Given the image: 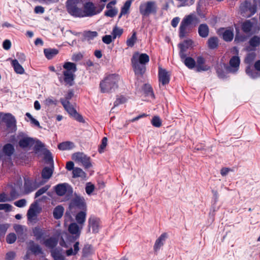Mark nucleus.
<instances>
[{
  "label": "nucleus",
  "instance_id": "1",
  "mask_svg": "<svg viewBox=\"0 0 260 260\" xmlns=\"http://www.w3.org/2000/svg\"><path fill=\"white\" fill-rule=\"evenodd\" d=\"M77 210H87V205L83 197L75 194L74 197L70 202L69 210H67L64 215L65 223L73 221L72 215H74Z\"/></svg>",
  "mask_w": 260,
  "mask_h": 260
},
{
  "label": "nucleus",
  "instance_id": "2",
  "mask_svg": "<svg viewBox=\"0 0 260 260\" xmlns=\"http://www.w3.org/2000/svg\"><path fill=\"white\" fill-rule=\"evenodd\" d=\"M149 56L146 53L135 52L131 58L132 66L136 76L142 77L146 71V64L149 61Z\"/></svg>",
  "mask_w": 260,
  "mask_h": 260
},
{
  "label": "nucleus",
  "instance_id": "3",
  "mask_svg": "<svg viewBox=\"0 0 260 260\" xmlns=\"http://www.w3.org/2000/svg\"><path fill=\"white\" fill-rule=\"evenodd\" d=\"M62 67L64 71L62 72V75L60 74L58 76V80L60 82H63L66 85L72 86L74 84L75 73L77 71L76 64L68 61L64 62Z\"/></svg>",
  "mask_w": 260,
  "mask_h": 260
},
{
  "label": "nucleus",
  "instance_id": "4",
  "mask_svg": "<svg viewBox=\"0 0 260 260\" xmlns=\"http://www.w3.org/2000/svg\"><path fill=\"white\" fill-rule=\"evenodd\" d=\"M120 76L116 74H111L106 76L101 80L99 87L102 93H111L118 87Z\"/></svg>",
  "mask_w": 260,
  "mask_h": 260
},
{
  "label": "nucleus",
  "instance_id": "5",
  "mask_svg": "<svg viewBox=\"0 0 260 260\" xmlns=\"http://www.w3.org/2000/svg\"><path fill=\"white\" fill-rule=\"evenodd\" d=\"M198 21V18L193 14L185 16L181 22L179 28V37L183 39L186 37L189 32V26L193 22Z\"/></svg>",
  "mask_w": 260,
  "mask_h": 260
},
{
  "label": "nucleus",
  "instance_id": "6",
  "mask_svg": "<svg viewBox=\"0 0 260 260\" xmlns=\"http://www.w3.org/2000/svg\"><path fill=\"white\" fill-rule=\"evenodd\" d=\"M157 7L154 1L142 3L139 6V12L143 17L149 16L151 14H155Z\"/></svg>",
  "mask_w": 260,
  "mask_h": 260
},
{
  "label": "nucleus",
  "instance_id": "7",
  "mask_svg": "<svg viewBox=\"0 0 260 260\" xmlns=\"http://www.w3.org/2000/svg\"><path fill=\"white\" fill-rule=\"evenodd\" d=\"M82 226H80L76 222L70 223L68 226V231L73 236L69 238L70 241H75L77 240L80 236Z\"/></svg>",
  "mask_w": 260,
  "mask_h": 260
},
{
  "label": "nucleus",
  "instance_id": "8",
  "mask_svg": "<svg viewBox=\"0 0 260 260\" xmlns=\"http://www.w3.org/2000/svg\"><path fill=\"white\" fill-rule=\"evenodd\" d=\"M62 106L70 117L73 118L75 120L79 122L85 123V121L83 116L77 112V110L71 104L67 105L63 104Z\"/></svg>",
  "mask_w": 260,
  "mask_h": 260
},
{
  "label": "nucleus",
  "instance_id": "9",
  "mask_svg": "<svg viewBox=\"0 0 260 260\" xmlns=\"http://www.w3.org/2000/svg\"><path fill=\"white\" fill-rule=\"evenodd\" d=\"M72 158L75 161L81 162L85 169H89L92 166L90 157L82 152L74 153Z\"/></svg>",
  "mask_w": 260,
  "mask_h": 260
},
{
  "label": "nucleus",
  "instance_id": "10",
  "mask_svg": "<svg viewBox=\"0 0 260 260\" xmlns=\"http://www.w3.org/2000/svg\"><path fill=\"white\" fill-rule=\"evenodd\" d=\"M22 137V138L19 139L18 142V145L20 147L23 149L30 148L35 144V140L34 138L27 136H23L22 133H19V135L17 136V137Z\"/></svg>",
  "mask_w": 260,
  "mask_h": 260
},
{
  "label": "nucleus",
  "instance_id": "11",
  "mask_svg": "<svg viewBox=\"0 0 260 260\" xmlns=\"http://www.w3.org/2000/svg\"><path fill=\"white\" fill-rule=\"evenodd\" d=\"M67 9L68 12L72 16L76 17H83V10L78 8L74 3L67 1Z\"/></svg>",
  "mask_w": 260,
  "mask_h": 260
},
{
  "label": "nucleus",
  "instance_id": "12",
  "mask_svg": "<svg viewBox=\"0 0 260 260\" xmlns=\"http://www.w3.org/2000/svg\"><path fill=\"white\" fill-rule=\"evenodd\" d=\"M193 42L191 39L184 40L182 43H179L178 45L179 48V55L180 58H184L186 56V52L187 50L192 47Z\"/></svg>",
  "mask_w": 260,
  "mask_h": 260
},
{
  "label": "nucleus",
  "instance_id": "13",
  "mask_svg": "<svg viewBox=\"0 0 260 260\" xmlns=\"http://www.w3.org/2000/svg\"><path fill=\"white\" fill-rule=\"evenodd\" d=\"M240 9L243 13L249 12L247 16L250 17L256 13V6L252 5L250 2L246 1L241 5Z\"/></svg>",
  "mask_w": 260,
  "mask_h": 260
},
{
  "label": "nucleus",
  "instance_id": "14",
  "mask_svg": "<svg viewBox=\"0 0 260 260\" xmlns=\"http://www.w3.org/2000/svg\"><path fill=\"white\" fill-rule=\"evenodd\" d=\"M170 74L166 69L161 67L158 68V80L162 85H166L169 83L170 81Z\"/></svg>",
  "mask_w": 260,
  "mask_h": 260
},
{
  "label": "nucleus",
  "instance_id": "15",
  "mask_svg": "<svg viewBox=\"0 0 260 260\" xmlns=\"http://www.w3.org/2000/svg\"><path fill=\"white\" fill-rule=\"evenodd\" d=\"M88 227L92 229L93 233H98L101 228V220L100 218L94 216H90L88 219Z\"/></svg>",
  "mask_w": 260,
  "mask_h": 260
},
{
  "label": "nucleus",
  "instance_id": "16",
  "mask_svg": "<svg viewBox=\"0 0 260 260\" xmlns=\"http://www.w3.org/2000/svg\"><path fill=\"white\" fill-rule=\"evenodd\" d=\"M83 10V17L92 16L96 14L95 7L92 2H87L84 4Z\"/></svg>",
  "mask_w": 260,
  "mask_h": 260
},
{
  "label": "nucleus",
  "instance_id": "17",
  "mask_svg": "<svg viewBox=\"0 0 260 260\" xmlns=\"http://www.w3.org/2000/svg\"><path fill=\"white\" fill-rule=\"evenodd\" d=\"M205 59L202 56L197 57V64L196 68L197 72L207 71L210 69V67L205 64Z\"/></svg>",
  "mask_w": 260,
  "mask_h": 260
},
{
  "label": "nucleus",
  "instance_id": "18",
  "mask_svg": "<svg viewBox=\"0 0 260 260\" xmlns=\"http://www.w3.org/2000/svg\"><path fill=\"white\" fill-rule=\"evenodd\" d=\"M167 238V233H164L156 240L153 246V250L155 253H157L160 248L163 246Z\"/></svg>",
  "mask_w": 260,
  "mask_h": 260
},
{
  "label": "nucleus",
  "instance_id": "19",
  "mask_svg": "<svg viewBox=\"0 0 260 260\" xmlns=\"http://www.w3.org/2000/svg\"><path fill=\"white\" fill-rule=\"evenodd\" d=\"M240 63V60L238 56H233L230 60V67L232 68H235V69L232 71V69L230 68L229 67H226V70L228 72H235V71H237L238 69V68L239 67Z\"/></svg>",
  "mask_w": 260,
  "mask_h": 260
},
{
  "label": "nucleus",
  "instance_id": "20",
  "mask_svg": "<svg viewBox=\"0 0 260 260\" xmlns=\"http://www.w3.org/2000/svg\"><path fill=\"white\" fill-rule=\"evenodd\" d=\"M43 244L46 247L53 250L56 249L55 248L58 244V240L55 237H51L45 240Z\"/></svg>",
  "mask_w": 260,
  "mask_h": 260
},
{
  "label": "nucleus",
  "instance_id": "21",
  "mask_svg": "<svg viewBox=\"0 0 260 260\" xmlns=\"http://www.w3.org/2000/svg\"><path fill=\"white\" fill-rule=\"evenodd\" d=\"M86 211L87 210L80 211L75 216L77 223L79 224L80 226H83V225L85 223L86 217Z\"/></svg>",
  "mask_w": 260,
  "mask_h": 260
},
{
  "label": "nucleus",
  "instance_id": "22",
  "mask_svg": "<svg viewBox=\"0 0 260 260\" xmlns=\"http://www.w3.org/2000/svg\"><path fill=\"white\" fill-rule=\"evenodd\" d=\"M69 186L67 183L59 184L55 186V191L59 196H64L67 191V187Z\"/></svg>",
  "mask_w": 260,
  "mask_h": 260
},
{
  "label": "nucleus",
  "instance_id": "23",
  "mask_svg": "<svg viewBox=\"0 0 260 260\" xmlns=\"http://www.w3.org/2000/svg\"><path fill=\"white\" fill-rule=\"evenodd\" d=\"M209 32V27L205 23L201 24L198 28V33L200 37L206 38L208 36Z\"/></svg>",
  "mask_w": 260,
  "mask_h": 260
},
{
  "label": "nucleus",
  "instance_id": "24",
  "mask_svg": "<svg viewBox=\"0 0 260 260\" xmlns=\"http://www.w3.org/2000/svg\"><path fill=\"white\" fill-rule=\"evenodd\" d=\"M253 23L250 20H246L241 25V29L245 34H249L251 32L253 27Z\"/></svg>",
  "mask_w": 260,
  "mask_h": 260
},
{
  "label": "nucleus",
  "instance_id": "25",
  "mask_svg": "<svg viewBox=\"0 0 260 260\" xmlns=\"http://www.w3.org/2000/svg\"><path fill=\"white\" fill-rule=\"evenodd\" d=\"M54 167L51 166L50 168L45 167H44L41 173L42 177L44 179L48 180L52 176L53 173Z\"/></svg>",
  "mask_w": 260,
  "mask_h": 260
},
{
  "label": "nucleus",
  "instance_id": "26",
  "mask_svg": "<svg viewBox=\"0 0 260 260\" xmlns=\"http://www.w3.org/2000/svg\"><path fill=\"white\" fill-rule=\"evenodd\" d=\"M29 250L35 255L43 253L41 247L38 244H35L34 241L30 242Z\"/></svg>",
  "mask_w": 260,
  "mask_h": 260
},
{
  "label": "nucleus",
  "instance_id": "27",
  "mask_svg": "<svg viewBox=\"0 0 260 260\" xmlns=\"http://www.w3.org/2000/svg\"><path fill=\"white\" fill-rule=\"evenodd\" d=\"M64 212V208L61 206H57L53 210V217L56 219H60Z\"/></svg>",
  "mask_w": 260,
  "mask_h": 260
},
{
  "label": "nucleus",
  "instance_id": "28",
  "mask_svg": "<svg viewBox=\"0 0 260 260\" xmlns=\"http://www.w3.org/2000/svg\"><path fill=\"white\" fill-rule=\"evenodd\" d=\"M184 64L189 69H192L196 67V61L191 57L185 56L184 58H181Z\"/></svg>",
  "mask_w": 260,
  "mask_h": 260
},
{
  "label": "nucleus",
  "instance_id": "29",
  "mask_svg": "<svg viewBox=\"0 0 260 260\" xmlns=\"http://www.w3.org/2000/svg\"><path fill=\"white\" fill-rule=\"evenodd\" d=\"M44 53L48 59H51L58 53V50L56 49L46 48L44 49Z\"/></svg>",
  "mask_w": 260,
  "mask_h": 260
},
{
  "label": "nucleus",
  "instance_id": "30",
  "mask_svg": "<svg viewBox=\"0 0 260 260\" xmlns=\"http://www.w3.org/2000/svg\"><path fill=\"white\" fill-rule=\"evenodd\" d=\"M234 38V32L233 29H226L222 33V38L226 42H231Z\"/></svg>",
  "mask_w": 260,
  "mask_h": 260
},
{
  "label": "nucleus",
  "instance_id": "31",
  "mask_svg": "<svg viewBox=\"0 0 260 260\" xmlns=\"http://www.w3.org/2000/svg\"><path fill=\"white\" fill-rule=\"evenodd\" d=\"M218 39L216 37H210L208 41V47L210 49H214L218 46Z\"/></svg>",
  "mask_w": 260,
  "mask_h": 260
},
{
  "label": "nucleus",
  "instance_id": "32",
  "mask_svg": "<svg viewBox=\"0 0 260 260\" xmlns=\"http://www.w3.org/2000/svg\"><path fill=\"white\" fill-rule=\"evenodd\" d=\"M37 204H31L27 213L28 220L33 219L37 216Z\"/></svg>",
  "mask_w": 260,
  "mask_h": 260
},
{
  "label": "nucleus",
  "instance_id": "33",
  "mask_svg": "<svg viewBox=\"0 0 260 260\" xmlns=\"http://www.w3.org/2000/svg\"><path fill=\"white\" fill-rule=\"evenodd\" d=\"M249 44L252 50H255L260 45V37L255 35L251 37L249 41Z\"/></svg>",
  "mask_w": 260,
  "mask_h": 260
},
{
  "label": "nucleus",
  "instance_id": "34",
  "mask_svg": "<svg viewBox=\"0 0 260 260\" xmlns=\"http://www.w3.org/2000/svg\"><path fill=\"white\" fill-rule=\"evenodd\" d=\"M34 236L37 240H41L45 234V231L39 227H35L33 229Z\"/></svg>",
  "mask_w": 260,
  "mask_h": 260
},
{
  "label": "nucleus",
  "instance_id": "35",
  "mask_svg": "<svg viewBox=\"0 0 260 260\" xmlns=\"http://www.w3.org/2000/svg\"><path fill=\"white\" fill-rule=\"evenodd\" d=\"M92 253V247L91 245L86 244L84 245L82 249V257H86L91 254Z\"/></svg>",
  "mask_w": 260,
  "mask_h": 260
},
{
  "label": "nucleus",
  "instance_id": "36",
  "mask_svg": "<svg viewBox=\"0 0 260 260\" xmlns=\"http://www.w3.org/2000/svg\"><path fill=\"white\" fill-rule=\"evenodd\" d=\"M74 96V92L72 90H69L67 94L66 95L65 98H61L60 99V102L61 103L62 105L63 104H70V100Z\"/></svg>",
  "mask_w": 260,
  "mask_h": 260
},
{
  "label": "nucleus",
  "instance_id": "37",
  "mask_svg": "<svg viewBox=\"0 0 260 260\" xmlns=\"http://www.w3.org/2000/svg\"><path fill=\"white\" fill-rule=\"evenodd\" d=\"M137 40V32L135 31H133L132 36L128 38L126 40V45L128 47H133Z\"/></svg>",
  "mask_w": 260,
  "mask_h": 260
},
{
  "label": "nucleus",
  "instance_id": "38",
  "mask_svg": "<svg viewBox=\"0 0 260 260\" xmlns=\"http://www.w3.org/2000/svg\"><path fill=\"white\" fill-rule=\"evenodd\" d=\"M98 32L95 31H85L83 32V36L87 40H93L98 36Z\"/></svg>",
  "mask_w": 260,
  "mask_h": 260
},
{
  "label": "nucleus",
  "instance_id": "39",
  "mask_svg": "<svg viewBox=\"0 0 260 260\" xmlns=\"http://www.w3.org/2000/svg\"><path fill=\"white\" fill-rule=\"evenodd\" d=\"M2 120L6 122L9 126L15 121L14 117L10 114H4L2 117Z\"/></svg>",
  "mask_w": 260,
  "mask_h": 260
},
{
  "label": "nucleus",
  "instance_id": "40",
  "mask_svg": "<svg viewBox=\"0 0 260 260\" xmlns=\"http://www.w3.org/2000/svg\"><path fill=\"white\" fill-rule=\"evenodd\" d=\"M51 254L54 260H64V257H63V256L57 249L51 250Z\"/></svg>",
  "mask_w": 260,
  "mask_h": 260
},
{
  "label": "nucleus",
  "instance_id": "41",
  "mask_svg": "<svg viewBox=\"0 0 260 260\" xmlns=\"http://www.w3.org/2000/svg\"><path fill=\"white\" fill-rule=\"evenodd\" d=\"M3 150L6 155L10 156L14 152V148L11 144H8L4 147Z\"/></svg>",
  "mask_w": 260,
  "mask_h": 260
},
{
  "label": "nucleus",
  "instance_id": "42",
  "mask_svg": "<svg viewBox=\"0 0 260 260\" xmlns=\"http://www.w3.org/2000/svg\"><path fill=\"white\" fill-rule=\"evenodd\" d=\"M73 145V143L71 142H64L59 143L57 147L59 150H68L72 148V145Z\"/></svg>",
  "mask_w": 260,
  "mask_h": 260
},
{
  "label": "nucleus",
  "instance_id": "43",
  "mask_svg": "<svg viewBox=\"0 0 260 260\" xmlns=\"http://www.w3.org/2000/svg\"><path fill=\"white\" fill-rule=\"evenodd\" d=\"M25 115L28 119L26 120L27 121H30L31 124H33L39 128L42 127L40 126L39 122L37 119H35L29 113L27 112L25 114Z\"/></svg>",
  "mask_w": 260,
  "mask_h": 260
},
{
  "label": "nucleus",
  "instance_id": "44",
  "mask_svg": "<svg viewBox=\"0 0 260 260\" xmlns=\"http://www.w3.org/2000/svg\"><path fill=\"white\" fill-rule=\"evenodd\" d=\"M44 159L45 161L50 164L51 166L53 168V159L51 153L49 150H46L44 153Z\"/></svg>",
  "mask_w": 260,
  "mask_h": 260
},
{
  "label": "nucleus",
  "instance_id": "45",
  "mask_svg": "<svg viewBox=\"0 0 260 260\" xmlns=\"http://www.w3.org/2000/svg\"><path fill=\"white\" fill-rule=\"evenodd\" d=\"M72 173L73 178L83 177L85 175V172L81 168L77 167L75 168Z\"/></svg>",
  "mask_w": 260,
  "mask_h": 260
},
{
  "label": "nucleus",
  "instance_id": "46",
  "mask_svg": "<svg viewBox=\"0 0 260 260\" xmlns=\"http://www.w3.org/2000/svg\"><path fill=\"white\" fill-rule=\"evenodd\" d=\"M151 122L152 125L156 127H160L162 125L161 120L157 116H154Z\"/></svg>",
  "mask_w": 260,
  "mask_h": 260
},
{
  "label": "nucleus",
  "instance_id": "47",
  "mask_svg": "<svg viewBox=\"0 0 260 260\" xmlns=\"http://www.w3.org/2000/svg\"><path fill=\"white\" fill-rule=\"evenodd\" d=\"M123 29L115 26L112 32L113 39H115L117 36L120 37L123 33Z\"/></svg>",
  "mask_w": 260,
  "mask_h": 260
},
{
  "label": "nucleus",
  "instance_id": "48",
  "mask_svg": "<svg viewBox=\"0 0 260 260\" xmlns=\"http://www.w3.org/2000/svg\"><path fill=\"white\" fill-rule=\"evenodd\" d=\"M132 4V1L130 0L126 1L123 6L121 8V11H122V14H127L128 12V10L131 7Z\"/></svg>",
  "mask_w": 260,
  "mask_h": 260
},
{
  "label": "nucleus",
  "instance_id": "49",
  "mask_svg": "<svg viewBox=\"0 0 260 260\" xmlns=\"http://www.w3.org/2000/svg\"><path fill=\"white\" fill-rule=\"evenodd\" d=\"M35 145L34 146V150L36 152L40 151L42 149L45 147L44 144H43L39 140H37L35 142Z\"/></svg>",
  "mask_w": 260,
  "mask_h": 260
},
{
  "label": "nucleus",
  "instance_id": "50",
  "mask_svg": "<svg viewBox=\"0 0 260 260\" xmlns=\"http://www.w3.org/2000/svg\"><path fill=\"white\" fill-rule=\"evenodd\" d=\"M108 139L106 137H104L102 140L101 144H100L98 151L100 153L104 152V150L107 145Z\"/></svg>",
  "mask_w": 260,
  "mask_h": 260
},
{
  "label": "nucleus",
  "instance_id": "51",
  "mask_svg": "<svg viewBox=\"0 0 260 260\" xmlns=\"http://www.w3.org/2000/svg\"><path fill=\"white\" fill-rule=\"evenodd\" d=\"M109 10L105 12V15L111 18L115 16L117 13V10L115 9H108Z\"/></svg>",
  "mask_w": 260,
  "mask_h": 260
},
{
  "label": "nucleus",
  "instance_id": "52",
  "mask_svg": "<svg viewBox=\"0 0 260 260\" xmlns=\"http://www.w3.org/2000/svg\"><path fill=\"white\" fill-rule=\"evenodd\" d=\"M126 101V98L123 96H120L116 98L115 101L114 103V107H117L120 104L124 103Z\"/></svg>",
  "mask_w": 260,
  "mask_h": 260
},
{
  "label": "nucleus",
  "instance_id": "53",
  "mask_svg": "<svg viewBox=\"0 0 260 260\" xmlns=\"http://www.w3.org/2000/svg\"><path fill=\"white\" fill-rule=\"evenodd\" d=\"M144 90L145 93L147 95H152L153 97L154 96L152 88L151 87V86L150 85L145 84L144 87Z\"/></svg>",
  "mask_w": 260,
  "mask_h": 260
},
{
  "label": "nucleus",
  "instance_id": "54",
  "mask_svg": "<svg viewBox=\"0 0 260 260\" xmlns=\"http://www.w3.org/2000/svg\"><path fill=\"white\" fill-rule=\"evenodd\" d=\"M246 72L249 76L252 78H256L259 77L258 74L257 72L252 70L250 67L247 68Z\"/></svg>",
  "mask_w": 260,
  "mask_h": 260
},
{
  "label": "nucleus",
  "instance_id": "55",
  "mask_svg": "<svg viewBox=\"0 0 260 260\" xmlns=\"http://www.w3.org/2000/svg\"><path fill=\"white\" fill-rule=\"evenodd\" d=\"M24 188L25 190L30 192L34 191L36 188L32 186V184L30 182H25L24 183Z\"/></svg>",
  "mask_w": 260,
  "mask_h": 260
},
{
  "label": "nucleus",
  "instance_id": "56",
  "mask_svg": "<svg viewBox=\"0 0 260 260\" xmlns=\"http://www.w3.org/2000/svg\"><path fill=\"white\" fill-rule=\"evenodd\" d=\"M49 187L47 186L39 189L35 193V198H37L47 191Z\"/></svg>",
  "mask_w": 260,
  "mask_h": 260
},
{
  "label": "nucleus",
  "instance_id": "57",
  "mask_svg": "<svg viewBox=\"0 0 260 260\" xmlns=\"http://www.w3.org/2000/svg\"><path fill=\"white\" fill-rule=\"evenodd\" d=\"M216 73L220 78L223 79L226 77L225 72L221 68H218L216 69Z\"/></svg>",
  "mask_w": 260,
  "mask_h": 260
},
{
  "label": "nucleus",
  "instance_id": "58",
  "mask_svg": "<svg viewBox=\"0 0 260 260\" xmlns=\"http://www.w3.org/2000/svg\"><path fill=\"white\" fill-rule=\"evenodd\" d=\"M16 237L14 234H10L7 237V242L9 244L13 243L16 240Z\"/></svg>",
  "mask_w": 260,
  "mask_h": 260
},
{
  "label": "nucleus",
  "instance_id": "59",
  "mask_svg": "<svg viewBox=\"0 0 260 260\" xmlns=\"http://www.w3.org/2000/svg\"><path fill=\"white\" fill-rule=\"evenodd\" d=\"M102 41L104 43L109 44L112 41V37L110 35H105L103 37Z\"/></svg>",
  "mask_w": 260,
  "mask_h": 260
},
{
  "label": "nucleus",
  "instance_id": "60",
  "mask_svg": "<svg viewBox=\"0 0 260 260\" xmlns=\"http://www.w3.org/2000/svg\"><path fill=\"white\" fill-rule=\"evenodd\" d=\"M94 189V186L93 184L87 185L85 187V191L87 194H90Z\"/></svg>",
  "mask_w": 260,
  "mask_h": 260
},
{
  "label": "nucleus",
  "instance_id": "61",
  "mask_svg": "<svg viewBox=\"0 0 260 260\" xmlns=\"http://www.w3.org/2000/svg\"><path fill=\"white\" fill-rule=\"evenodd\" d=\"M2 210L9 211L11 210V206L8 204H0V210Z\"/></svg>",
  "mask_w": 260,
  "mask_h": 260
},
{
  "label": "nucleus",
  "instance_id": "62",
  "mask_svg": "<svg viewBox=\"0 0 260 260\" xmlns=\"http://www.w3.org/2000/svg\"><path fill=\"white\" fill-rule=\"evenodd\" d=\"M11 46V42L8 40H6L4 41L3 43V48L5 50H9Z\"/></svg>",
  "mask_w": 260,
  "mask_h": 260
},
{
  "label": "nucleus",
  "instance_id": "63",
  "mask_svg": "<svg viewBox=\"0 0 260 260\" xmlns=\"http://www.w3.org/2000/svg\"><path fill=\"white\" fill-rule=\"evenodd\" d=\"M45 103L47 105H50L52 104L56 105L57 104V101L56 100H54L53 99L49 98L46 100Z\"/></svg>",
  "mask_w": 260,
  "mask_h": 260
},
{
  "label": "nucleus",
  "instance_id": "64",
  "mask_svg": "<svg viewBox=\"0 0 260 260\" xmlns=\"http://www.w3.org/2000/svg\"><path fill=\"white\" fill-rule=\"evenodd\" d=\"M180 21V18L178 17L174 18L171 21V25L173 27H176L178 25Z\"/></svg>",
  "mask_w": 260,
  "mask_h": 260
}]
</instances>
